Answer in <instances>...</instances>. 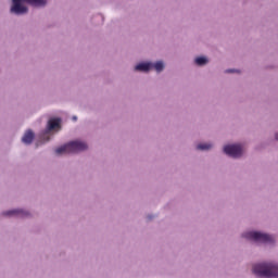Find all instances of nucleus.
<instances>
[{
  "instance_id": "6",
  "label": "nucleus",
  "mask_w": 278,
  "mask_h": 278,
  "mask_svg": "<svg viewBox=\"0 0 278 278\" xmlns=\"http://www.w3.org/2000/svg\"><path fill=\"white\" fill-rule=\"evenodd\" d=\"M62 121L60 118H50L48 121L47 129L43 132V136H49L50 131H53V129H60V123Z\"/></svg>"
},
{
  "instance_id": "13",
  "label": "nucleus",
  "mask_w": 278,
  "mask_h": 278,
  "mask_svg": "<svg viewBox=\"0 0 278 278\" xmlns=\"http://www.w3.org/2000/svg\"><path fill=\"white\" fill-rule=\"evenodd\" d=\"M226 73H236V70H227Z\"/></svg>"
},
{
  "instance_id": "7",
  "label": "nucleus",
  "mask_w": 278,
  "mask_h": 278,
  "mask_svg": "<svg viewBox=\"0 0 278 278\" xmlns=\"http://www.w3.org/2000/svg\"><path fill=\"white\" fill-rule=\"evenodd\" d=\"M153 68V63H140L137 66H135V71H142L143 73H147Z\"/></svg>"
},
{
  "instance_id": "8",
  "label": "nucleus",
  "mask_w": 278,
  "mask_h": 278,
  "mask_svg": "<svg viewBox=\"0 0 278 278\" xmlns=\"http://www.w3.org/2000/svg\"><path fill=\"white\" fill-rule=\"evenodd\" d=\"M14 214H16L17 216H21L22 218H25V216H29V213L23 210L9 211L4 213V216H12Z\"/></svg>"
},
{
  "instance_id": "4",
  "label": "nucleus",
  "mask_w": 278,
  "mask_h": 278,
  "mask_svg": "<svg viewBox=\"0 0 278 278\" xmlns=\"http://www.w3.org/2000/svg\"><path fill=\"white\" fill-rule=\"evenodd\" d=\"M243 236L248 240H253L254 242H262L263 244H273V242H275V237L267 233H262L260 231L245 232Z\"/></svg>"
},
{
  "instance_id": "17",
  "label": "nucleus",
  "mask_w": 278,
  "mask_h": 278,
  "mask_svg": "<svg viewBox=\"0 0 278 278\" xmlns=\"http://www.w3.org/2000/svg\"><path fill=\"white\" fill-rule=\"evenodd\" d=\"M74 118V121H77V117H73Z\"/></svg>"
},
{
  "instance_id": "14",
  "label": "nucleus",
  "mask_w": 278,
  "mask_h": 278,
  "mask_svg": "<svg viewBox=\"0 0 278 278\" xmlns=\"http://www.w3.org/2000/svg\"><path fill=\"white\" fill-rule=\"evenodd\" d=\"M46 142H49V137L46 139Z\"/></svg>"
},
{
  "instance_id": "9",
  "label": "nucleus",
  "mask_w": 278,
  "mask_h": 278,
  "mask_svg": "<svg viewBox=\"0 0 278 278\" xmlns=\"http://www.w3.org/2000/svg\"><path fill=\"white\" fill-rule=\"evenodd\" d=\"M22 141L24 142V144H31V142H34V131H26L22 138Z\"/></svg>"
},
{
  "instance_id": "10",
  "label": "nucleus",
  "mask_w": 278,
  "mask_h": 278,
  "mask_svg": "<svg viewBox=\"0 0 278 278\" xmlns=\"http://www.w3.org/2000/svg\"><path fill=\"white\" fill-rule=\"evenodd\" d=\"M152 68H154L156 73H162V71H164V62L159 61L154 64L152 63Z\"/></svg>"
},
{
  "instance_id": "16",
  "label": "nucleus",
  "mask_w": 278,
  "mask_h": 278,
  "mask_svg": "<svg viewBox=\"0 0 278 278\" xmlns=\"http://www.w3.org/2000/svg\"><path fill=\"white\" fill-rule=\"evenodd\" d=\"M276 140H278V134L276 135Z\"/></svg>"
},
{
  "instance_id": "3",
  "label": "nucleus",
  "mask_w": 278,
  "mask_h": 278,
  "mask_svg": "<svg viewBox=\"0 0 278 278\" xmlns=\"http://www.w3.org/2000/svg\"><path fill=\"white\" fill-rule=\"evenodd\" d=\"M88 144L86 142L76 140L68 142L55 150L56 155H62V153H79L80 151H86Z\"/></svg>"
},
{
  "instance_id": "5",
  "label": "nucleus",
  "mask_w": 278,
  "mask_h": 278,
  "mask_svg": "<svg viewBox=\"0 0 278 278\" xmlns=\"http://www.w3.org/2000/svg\"><path fill=\"white\" fill-rule=\"evenodd\" d=\"M224 153L230 157H242V146L228 144L224 147Z\"/></svg>"
},
{
  "instance_id": "2",
  "label": "nucleus",
  "mask_w": 278,
  "mask_h": 278,
  "mask_svg": "<svg viewBox=\"0 0 278 278\" xmlns=\"http://www.w3.org/2000/svg\"><path fill=\"white\" fill-rule=\"evenodd\" d=\"M13 5L11 8V12L13 14H27V7H24L23 3H28V5H33L34 8H42V5H47V0H12Z\"/></svg>"
},
{
  "instance_id": "15",
  "label": "nucleus",
  "mask_w": 278,
  "mask_h": 278,
  "mask_svg": "<svg viewBox=\"0 0 278 278\" xmlns=\"http://www.w3.org/2000/svg\"><path fill=\"white\" fill-rule=\"evenodd\" d=\"M151 218H152L151 216H148V219H149V220H151Z\"/></svg>"
},
{
  "instance_id": "1",
  "label": "nucleus",
  "mask_w": 278,
  "mask_h": 278,
  "mask_svg": "<svg viewBox=\"0 0 278 278\" xmlns=\"http://www.w3.org/2000/svg\"><path fill=\"white\" fill-rule=\"evenodd\" d=\"M256 277L278 278V265L273 263H262L253 266Z\"/></svg>"
},
{
  "instance_id": "12",
  "label": "nucleus",
  "mask_w": 278,
  "mask_h": 278,
  "mask_svg": "<svg viewBox=\"0 0 278 278\" xmlns=\"http://www.w3.org/2000/svg\"><path fill=\"white\" fill-rule=\"evenodd\" d=\"M198 151H208V149H212L211 143H200L197 146Z\"/></svg>"
},
{
  "instance_id": "11",
  "label": "nucleus",
  "mask_w": 278,
  "mask_h": 278,
  "mask_svg": "<svg viewBox=\"0 0 278 278\" xmlns=\"http://www.w3.org/2000/svg\"><path fill=\"white\" fill-rule=\"evenodd\" d=\"M195 64L198 66H205V64H207V58L205 56H199L195 59Z\"/></svg>"
}]
</instances>
